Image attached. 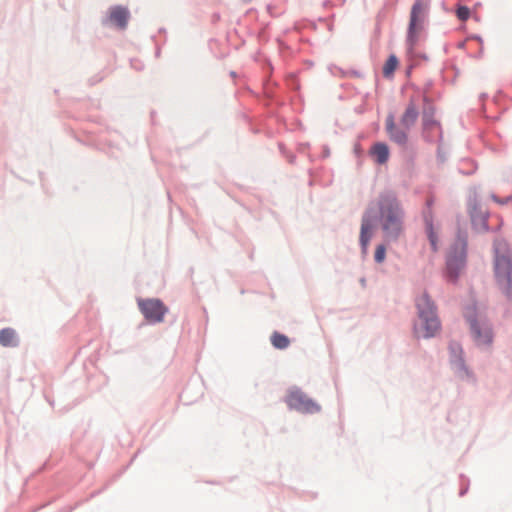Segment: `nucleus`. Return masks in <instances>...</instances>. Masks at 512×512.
<instances>
[{
	"instance_id": "a878e982",
	"label": "nucleus",
	"mask_w": 512,
	"mask_h": 512,
	"mask_svg": "<svg viewBox=\"0 0 512 512\" xmlns=\"http://www.w3.org/2000/svg\"><path fill=\"white\" fill-rule=\"evenodd\" d=\"M279 149H280L281 153H282L284 156H286V158L288 159V161H289L290 163H294L295 158H296V156H295V155H293V154H288V153H287V151H286V149H285V147H284L282 144H279Z\"/></svg>"
},
{
	"instance_id": "7c9ffc66",
	"label": "nucleus",
	"mask_w": 512,
	"mask_h": 512,
	"mask_svg": "<svg viewBox=\"0 0 512 512\" xmlns=\"http://www.w3.org/2000/svg\"><path fill=\"white\" fill-rule=\"evenodd\" d=\"M329 154H330L329 149H328V148H325V149H324V157H328V156H329Z\"/></svg>"
},
{
	"instance_id": "2f4dec72",
	"label": "nucleus",
	"mask_w": 512,
	"mask_h": 512,
	"mask_svg": "<svg viewBox=\"0 0 512 512\" xmlns=\"http://www.w3.org/2000/svg\"><path fill=\"white\" fill-rule=\"evenodd\" d=\"M230 75H231L232 77H235V76H236V72L231 71V72H230Z\"/></svg>"
},
{
	"instance_id": "f257e3e1",
	"label": "nucleus",
	"mask_w": 512,
	"mask_h": 512,
	"mask_svg": "<svg viewBox=\"0 0 512 512\" xmlns=\"http://www.w3.org/2000/svg\"><path fill=\"white\" fill-rule=\"evenodd\" d=\"M406 213L396 193L386 190L379 194L376 207H368L361 220H369L371 230L378 224L384 242L396 243L405 231Z\"/></svg>"
},
{
	"instance_id": "c756f323",
	"label": "nucleus",
	"mask_w": 512,
	"mask_h": 512,
	"mask_svg": "<svg viewBox=\"0 0 512 512\" xmlns=\"http://www.w3.org/2000/svg\"><path fill=\"white\" fill-rule=\"evenodd\" d=\"M472 39L476 40L480 44H483V39H482V37L480 35H473Z\"/></svg>"
},
{
	"instance_id": "72a5a7b5",
	"label": "nucleus",
	"mask_w": 512,
	"mask_h": 512,
	"mask_svg": "<svg viewBox=\"0 0 512 512\" xmlns=\"http://www.w3.org/2000/svg\"><path fill=\"white\" fill-rule=\"evenodd\" d=\"M360 282H361V284H362V285H365V282H366V281H365V278H362V279L360 280Z\"/></svg>"
},
{
	"instance_id": "dca6fc26",
	"label": "nucleus",
	"mask_w": 512,
	"mask_h": 512,
	"mask_svg": "<svg viewBox=\"0 0 512 512\" xmlns=\"http://www.w3.org/2000/svg\"><path fill=\"white\" fill-rule=\"evenodd\" d=\"M418 117H419V110H418L417 106L415 105V103L413 102V100H410L403 115L401 116V119H400L401 125L406 130H410L417 122Z\"/></svg>"
},
{
	"instance_id": "aec40b11",
	"label": "nucleus",
	"mask_w": 512,
	"mask_h": 512,
	"mask_svg": "<svg viewBox=\"0 0 512 512\" xmlns=\"http://www.w3.org/2000/svg\"><path fill=\"white\" fill-rule=\"evenodd\" d=\"M398 58L395 54H391L388 59L386 60L384 66H383V76L385 78H390L393 76L394 71L396 70L398 66Z\"/></svg>"
},
{
	"instance_id": "2eb2a0df",
	"label": "nucleus",
	"mask_w": 512,
	"mask_h": 512,
	"mask_svg": "<svg viewBox=\"0 0 512 512\" xmlns=\"http://www.w3.org/2000/svg\"><path fill=\"white\" fill-rule=\"evenodd\" d=\"M374 231L371 230L370 221L365 219L361 220L359 245L362 256H366L368 253L369 243L373 237Z\"/></svg>"
},
{
	"instance_id": "9d476101",
	"label": "nucleus",
	"mask_w": 512,
	"mask_h": 512,
	"mask_svg": "<svg viewBox=\"0 0 512 512\" xmlns=\"http://www.w3.org/2000/svg\"><path fill=\"white\" fill-rule=\"evenodd\" d=\"M433 204V199H427L426 206L427 208L422 212V217L425 225V232L427 238L429 240L431 249L433 252L438 250V236L434 230V219L433 212L431 210V206Z\"/></svg>"
},
{
	"instance_id": "1a4fd4ad",
	"label": "nucleus",
	"mask_w": 512,
	"mask_h": 512,
	"mask_svg": "<svg viewBox=\"0 0 512 512\" xmlns=\"http://www.w3.org/2000/svg\"><path fill=\"white\" fill-rule=\"evenodd\" d=\"M138 307L144 318L150 324L160 323L164 320L168 308L160 299H138Z\"/></svg>"
},
{
	"instance_id": "f3484780",
	"label": "nucleus",
	"mask_w": 512,
	"mask_h": 512,
	"mask_svg": "<svg viewBox=\"0 0 512 512\" xmlns=\"http://www.w3.org/2000/svg\"><path fill=\"white\" fill-rule=\"evenodd\" d=\"M369 154L374 158L375 162L379 165L385 164L390 156V150L386 143L376 142L369 150Z\"/></svg>"
},
{
	"instance_id": "9b49d317",
	"label": "nucleus",
	"mask_w": 512,
	"mask_h": 512,
	"mask_svg": "<svg viewBox=\"0 0 512 512\" xmlns=\"http://www.w3.org/2000/svg\"><path fill=\"white\" fill-rule=\"evenodd\" d=\"M129 18L130 11L128 10V8L121 5H116L110 7L109 15L105 20H103V24L110 22L118 29L124 30L127 28Z\"/></svg>"
},
{
	"instance_id": "0eeeda50",
	"label": "nucleus",
	"mask_w": 512,
	"mask_h": 512,
	"mask_svg": "<svg viewBox=\"0 0 512 512\" xmlns=\"http://www.w3.org/2000/svg\"><path fill=\"white\" fill-rule=\"evenodd\" d=\"M466 321L469 324L470 334L479 348H488L492 345L494 334L491 325L487 322H480L476 313L466 315Z\"/></svg>"
},
{
	"instance_id": "473e14b6",
	"label": "nucleus",
	"mask_w": 512,
	"mask_h": 512,
	"mask_svg": "<svg viewBox=\"0 0 512 512\" xmlns=\"http://www.w3.org/2000/svg\"><path fill=\"white\" fill-rule=\"evenodd\" d=\"M355 152L358 153L359 152V145H356L355 146Z\"/></svg>"
},
{
	"instance_id": "f704fd0d",
	"label": "nucleus",
	"mask_w": 512,
	"mask_h": 512,
	"mask_svg": "<svg viewBox=\"0 0 512 512\" xmlns=\"http://www.w3.org/2000/svg\"><path fill=\"white\" fill-rule=\"evenodd\" d=\"M244 2H250L251 0H243Z\"/></svg>"
},
{
	"instance_id": "7ed1b4c3",
	"label": "nucleus",
	"mask_w": 512,
	"mask_h": 512,
	"mask_svg": "<svg viewBox=\"0 0 512 512\" xmlns=\"http://www.w3.org/2000/svg\"><path fill=\"white\" fill-rule=\"evenodd\" d=\"M468 233L465 230L458 229L456 239L451 244L446 255V277L448 281L456 283L459 279L462 269L467 263Z\"/></svg>"
},
{
	"instance_id": "6e6552de",
	"label": "nucleus",
	"mask_w": 512,
	"mask_h": 512,
	"mask_svg": "<svg viewBox=\"0 0 512 512\" xmlns=\"http://www.w3.org/2000/svg\"><path fill=\"white\" fill-rule=\"evenodd\" d=\"M467 210L470 216L472 227L477 232L489 231L488 211L482 209L476 189L470 191L467 200Z\"/></svg>"
},
{
	"instance_id": "bb28decb",
	"label": "nucleus",
	"mask_w": 512,
	"mask_h": 512,
	"mask_svg": "<svg viewBox=\"0 0 512 512\" xmlns=\"http://www.w3.org/2000/svg\"><path fill=\"white\" fill-rule=\"evenodd\" d=\"M331 72L335 76H339V77H346V75H347V72H345L343 69L336 67V66L331 68Z\"/></svg>"
},
{
	"instance_id": "39448f33",
	"label": "nucleus",
	"mask_w": 512,
	"mask_h": 512,
	"mask_svg": "<svg viewBox=\"0 0 512 512\" xmlns=\"http://www.w3.org/2000/svg\"><path fill=\"white\" fill-rule=\"evenodd\" d=\"M427 11L420 0H417L410 12V20L407 30L406 45L409 51L413 50L418 42V33L424 29Z\"/></svg>"
},
{
	"instance_id": "b1692460",
	"label": "nucleus",
	"mask_w": 512,
	"mask_h": 512,
	"mask_svg": "<svg viewBox=\"0 0 512 512\" xmlns=\"http://www.w3.org/2000/svg\"><path fill=\"white\" fill-rule=\"evenodd\" d=\"M287 84L293 90H298L300 88V84H299V82L297 80L296 75H294V74H290L287 77Z\"/></svg>"
},
{
	"instance_id": "ddd939ff",
	"label": "nucleus",
	"mask_w": 512,
	"mask_h": 512,
	"mask_svg": "<svg viewBox=\"0 0 512 512\" xmlns=\"http://www.w3.org/2000/svg\"><path fill=\"white\" fill-rule=\"evenodd\" d=\"M450 367L454 375L460 380L475 381V375L473 371L466 364L464 356L450 361Z\"/></svg>"
},
{
	"instance_id": "6ab92c4d",
	"label": "nucleus",
	"mask_w": 512,
	"mask_h": 512,
	"mask_svg": "<svg viewBox=\"0 0 512 512\" xmlns=\"http://www.w3.org/2000/svg\"><path fill=\"white\" fill-rule=\"evenodd\" d=\"M271 343L274 348L279 349V350H284L289 346L290 339L284 334H281L279 332H274L271 335Z\"/></svg>"
},
{
	"instance_id": "a211bd4d",
	"label": "nucleus",
	"mask_w": 512,
	"mask_h": 512,
	"mask_svg": "<svg viewBox=\"0 0 512 512\" xmlns=\"http://www.w3.org/2000/svg\"><path fill=\"white\" fill-rule=\"evenodd\" d=\"M0 344L3 347H16L18 345L17 334L13 328L0 330Z\"/></svg>"
},
{
	"instance_id": "423d86ee",
	"label": "nucleus",
	"mask_w": 512,
	"mask_h": 512,
	"mask_svg": "<svg viewBox=\"0 0 512 512\" xmlns=\"http://www.w3.org/2000/svg\"><path fill=\"white\" fill-rule=\"evenodd\" d=\"M285 403L290 410L302 414H315L321 410L320 405L308 397L299 387H291L285 398Z\"/></svg>"
},
{
	"instance_id": "5701e85b",
	"label": "nucleus",
	"mask_w": 512,
	"mask_h": 512,
	"mask_svg": "<svg viewBox=\"0 0 512 512\" xmlns=\"http://www.w3.org/2000/svg\"><path fill=\"white\" fill-rule=\"evenodd\" d=\"M456 15L459 20L466 21L470 17V9L467 6L459 5Z\"/></svg>"
},
{
	"instance_id": "c85d7f7f",
	"label": "nucleus",
	"mask_w": 512,
	"mask_h": 512,
	"mask_svg": "<svg viewBox=\"0 0 512 512\" xmlns=\"http://www.w3.org/2000/svg\"><path fill=\"white\" fill-rule=\"evenodd\" d=\"M131 65H132V67H134L137 70H141L143 67L142 64H140L138 61H135V62L131 61Z\"/></svg>"
},
{
	"instance_id": "393cba45",
	"label": "nucleus",
	"mask_w": 512,
	"mask_h": 512,
	"mask_svg": "<svg viewBox=\"0 0 512 512\" xmlns=\"http://www.w3.org/2000/svg\"><path fill=\"white\" fill-rule=\"evenodd\" d=\"M491 198L495 202H497V203H499L501 205H505V204L509 203L510 201H512V195H509V196H507L505 198H500V197L496 196L495 194H492Z\"/></svg>"
},
{
	"instance_id": "cd10ccee",
	"label": "nucleus",
	"mask_w": 512,
	"mask_h": 512,
	"mask_svg": "<svg viewBox=\"0 0 512 512\" xmlns=\"http://www.w3.org/2000/svg\"><path fill=\"white\" fill-rule=\"evenodd\" d=\"M468 486H469V484H468V482H467L466 484H464V485L461 487L460 492H459V495H460V496H464V495L467 493V491H468Z\"/></svg>"
},
{
	"instance_id": "4be33fe9",
	"label": "nucleus",
	"mask_w": 512,
	"mask_h": 512,
	"mask_svg": "<svg viewBox=\"0 0 512 512\" xmlns=\"http://www.w3.org/2000/svg\"><path fill=\"white\" fill-rule=\"evenodd\" d=\"M386 242L381 243L376 246L375 253H374V261L377 264H381L385 261L386 258Z\"/></svg>"
},
{
	"instance_id": "20e7f679",
	"label": "nucleus",
	"mask_w": 512,
	"mask_h": 512,
	"mask_svg": "<svg viewBox=\"0 0 512 512\" xmlns=\"http://www.w3.org/2000/svg\"><path fill=\"white\" fill-rule=\"evenodd\" d=\"M494 275L496 283L508 301H512V259L500 254L498 248H494Z\"/></svg>"
},
{
	"instance_id": "4468645a",
	"label": "nucleus",
	"mask_w": 512,
	"mask_h": 512,
	"mask_svg": "<svg viewBox=\"0 0 512 512\" xmlns=\"http://www.w3.org/2000/svg\"><path fill=\"white\" fill-rule=\"evenodd\" d=\"M435 107L429 97L424 96L422 107V122L423 129L429 130L434 126H440L439 122L435 119Z\"/></svg>"
},
{
	"instance_id": "f03ea898",
	"label": "nucleus",
	"mask_w": 512,
	"mask_h": 512,
	"mask_svg": "<svg viewBox=\"0 0 512 512\" xmlns=\"http://www.w3.org/2000/svg\"><path fill=\"white\" fill-rule=\"evenodd\" d=\"M417 320L413 323V333L418 339H430L441 329L438 309L427 292L415 298Z\"/></svg>"
},
{
	"instance_id": "f8f14e48",
	"label": "nucleus",
	"mask_w": 512,
	"mask_h": 512,
	"mask_svg": "<svg viewBox=\"0 0 512 512\" xmlns=\"http://www.w3.org/2000/svg\"><path fill=\"white\" fill-rule=\"evenodd\" d=\"M385 125H386V132H387L390 140L399 146H402V147L406 146V144L408 142V134L404 129H402L396 125L395 118H394L393 114L390 113L386 117Z\"/></svg>"
},
{
	"instance_id": "412c9836",
	"label": "nucleus",
	"mask_w": 512,
	"mask_h": 512,
	"mask_svg": "<svg viewBox=\"0 0 512 512\" xmlns=\"http://www.w3.org/2000/svg\"><path fill=\"white\" fill-rule=\"evenodd\" d=\"M449 362L464 356V350L462 345L455 340H452L448 344Z\"/></svg>"
}]
</instances>
